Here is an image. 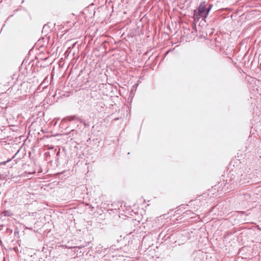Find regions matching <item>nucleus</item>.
Returning a JSON list of instances; mask_svg holds the SVG:
<instances>
[{"mask_svg":"<svg viewBox=\"0 0 261 261\" xmlns=\"http://www.w3.org/2000/svg\"><path fill=\"white\" fill-rule=\"evenodd\" d=\"M211 8V6H210L209 8H207L205 3H201L199 5L197 11H198L199 14L202 17V19H204L207 17Z\"/></svg>","mask_w":261,"mask_h":261,"instance_id":"obj_1","label":"nucleus"},{"mask_svg":"<svg viewBox=\"0 0 261 261\" xmlns=\"http://www.w3.org/2000/svg\"><path fill=\"white\" fill-rule=\"evenodd\" d=\"M35 173V171H34V170L32 171H29V172H27L26 171H25V172L24 173L19 174V176H23L24 177H26V178H25L26 179H28L31 178L30 176Z\"/></svg>","mask_w":261,"mask_h":261,"instance_id":"obj_2","label":"nucleus"},{"mask_svg":"<svg viewBox=\"0 0 261 261\" xmlns=\"http://www.w3.org/2000/svg\"><path fill=\"white\" fill-rule=\"evenodd\" d=\"M200 18H202V17L199 14L198 11L197 10L194 11L193 18L195 21H198Z\"/></svg>","mask_w":261,"mask_h":261,"instance_id":"obj_3","label":"nucleus"},{"mask_svg":"<svg viewBox=\"0 0 261 261\" xmlns=\"http://www.w3.org/2000/svg\"><path fill=\"white\" fill-rule=\"evenodd\" d=\"M244 196L246 198V199H248V198H250V196L249 194H246L245 195H244Z\"/></svg>","mask_w":261,"mask_h":261,"instance_id":"obj_4","label":"nucleus"},{"mask_svg":"<svg viewBox=\"0 0 261 261\" xmlns=\"http://www.w3.org/2000/svg\"><path fill=\"white\" fill-rule=\"evenodd\" d=\"M16 155V153H15V154H14V155L13 158H14Z\"/></svg>","mask_w":261,"mask_h":261,"instance_id":"obj_5","label":"nucleus"}]
</instances>
